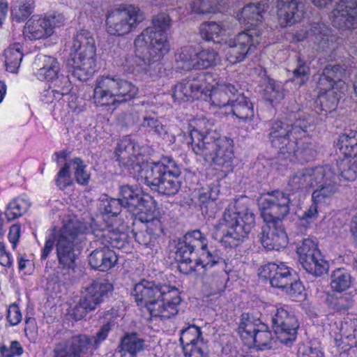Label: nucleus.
Masks as SVG:
<instances>
[{"instance_id": "13d9d810", "label": "nucleus", "mask_w": 357, "mask_h": 357, "mask_svg": "<svg viewBox=\"0 0 357 357\" xmlns=\"http://www.w3.org/2000/svg\"><path fill=\"white\" fill-rule=\"evenodd\" d=\"M123 204L120 198L107 197L100 201L99 209L102 213L111 217H116L120 214Z\"/></svg>"}, {"instance_id": "37998d69", "label": "nucleus", "mask_w": 357, "mask_h": 357, "mask_svg": "<svg viewBox=\"0 0 357 357\" xmlns=\"http://www.w3.org/2000/svg\"><path fill=\"white\" fill-rule=\"evenodd\" d=\"M326 303L331 309L337 312H344L351 308L354 303V296L349 293L328 294Z\"/></svg>"}, {"instance_id": "72a5a7b5", "label": "nucleus", "mask_w": 357, "mask_h": 357, "mask_svg": "<svg viewBox=\"0 0 357 357\" xmlns=\"http://www.w3.org/2000/svg\"><path fill=\"white\" fill-rule=\"evenodd\" d=\"M264 11V4L261 3H251L245 6L240 13L237 14L238 21L247 25L248 30L255 29L262 22Z\"/></svg>"}, {"instance_id": "1a4fd4ad", "label": "nucleus", "mask_w": 357, "mask_h": 357, "mask_svg": "<svg viewBox=\"0 0 357 357\" xmlns=\"http://www.w3.org/2000/svg\"><path fill=\"white\" fill-rule=\"evenodd\" d=\"M135 39V56H126L122 63L123 70L128 74H145L151 78L161 76L160 60L163 57L149 45Z\"/></svg>"}, {"instance_id": "6ab92c4d", "label": "nucleus", "mask_w": 357, "mask_h": 357, "mask_svg": "<svg viewBox=\"0 0 357 357\" xmlns=\"http://www.w3.org/2000/svg\"><path fill=\"white\" fill-rule=\"evenodd\" d=\"M306 0H277V16L282 27L291 26L299 22L306 14ZM320 8H327L333 0H311Z\"/></svg>"}, {"instance_id": "2eb2a0df", "label": "nucleus", "mask_w": 357, "mask_h": 357, "mask_svg": "<svg viewBox=\"0 0 357 357\" xmlns=\"http://www.w3.org/2000/svg\"><path fill=\"white\" fill-rule=\"evenodd\" d=\"M296 252L303 268L315 277L326 273L329 265L324 259L314 237L303 238L296 243Z\"/></svg>"}, {"instance_id": "6e6552de", "label": "nucleus", "mask_w": 357, "mask_h": 357, "mask_svg": "<svg viewBox=\"0 0 357 357\" xmlns=\"http://www.w3.org/2000/svg\"><path fill=\"white\" fill-rule=\"evenodd\" d=\"M337 176L329 165L303 168L289 178L287 189L293 193L302 192L309 188H321L327 185L338 186Z\"/></svg>"}, {"instance_id": "a19ab883", "label": "nucleus", "mask_w": 357, "mask_h": 357, "mask_svg": "<svg viewBox=\"0 0 357 357\" xmlns=\"http://www.w3.org/2000/svg\"><path fill=\"white\" fill-rule=\"evenodd\" d=\"M128 234L114 229L103 230L100 236V241L104 245L103 248L109 247L122 249L128 244Z\"/></svg>"}, {"instance_id": "8fccbe9b", "label": "nucleus", "mask_w": 357, "mask_h": 357, "mask_svg": "<svg viewBox=\"0 0 357 357\" xmlns=\"http://www.w3.org/2000/svg\"><path fill=\"white\" fill-rule=\"evenodd\" d=\"M339 98L336 92L333 91H327L320 94L316 101V112H324L326 116L328 113L334 111L338 104Z\"/></svg>"}, {"instance_id": "2f4dec72", "label": "nucleus", "mask_w": 357, "mask_h": 357, "mask_svg": "<svg viewBox=\"0 0 357 357\" xmlns=\"http://www.w3.org/2000/svg\"><path fill=\"white\" fill-rule=\"evenodd\" d=\"M88 261L92 268L107 271L116 264L118 257L112 250L101 248L92 251L88 257Z\"/></svg>"}, {"instance_id": "a211bd4d", "label": "nucleus", "mask_w": 357, "mask_h": 357, "mask_svg": "<svg viewBox=\"0 0 357 357\" xmlns=\"http://www.w3.org/2000/svg\"><path fill=\"white\" fill-rule=\"evenodd\" d=\"M266 195L259 206L264 222L282 224V219L289 213V195L279 190L268 192Z\"/></svg>"}, {"instance_id": "49530a36", "label": "nucleus", "mask_w": 357, "mask_h": 357, "mask_svg": "<svg viewBox=\"0 0 357 357\" xmlns=\"http://www.w3.org/2000/svg\"><path fill=\"white\" fill-rule=\"evenodd\" d=\"M220 192L219 187L211 184L207 188L199 192L198 202L202 214L209 215V208L214 206V202L218 199Z\"/></svg>"}, {"instance_id": "423d86ee", "label": "nucleus", "mask_w": 357, "mask_h": 357, "mask_svg": "<svg viewBox=\"0 0 357 357\" xmlns=\"http://www.w3.org/2000/svg\"><path fill=\"white\" fill-rule=\"evenodd\" d=\"M113 326L114 321H107L93 336L75 335L57 344L53 350V357H86V355H91L107 339Z\"/></svg>"}, {"instance_id": "c9c22d12", "label": "nucleus", "mask_w": 357, "mask_h": 357, "mask_svg": "<svg viewBox=\"0 0 357 357\" xmlns=\"http://www.w3.org/2000/svg\"><path fill=\"white\" fill-rule=\"evenodd\" d=\"M50 26L45 17H38L33 15L26 23L25 29L31 40H39L47 38L53 33Z\"/></svg>"}, {"instance_id": "c756f323", "label": "nucleus", "mask_w": 357, "mask_h": 357, "mask_svg": "<svg viewBox=\"0 0 357 357\" xmlns=\"http://www.w3.org/2000/svg\"><path fill=\"white\" fill-rule=\"evenodd\" d=\"M140 128L151 135H156L169 144L176 142L174 135L170 132L169 128L161 122L155 112H147L145 114L140 123Z\"/></svg>"}, {"instance_id": "ddd939ff", "label": "nucleus", "mask_w": 357, "mask_h": 357, "mask_svg": "<svg viewBox=\"0 0 357 357\" xmlns=\"http://www.w3.org/2000/svg\"><path fill=\"white\" fill-rule=\"evenodd\" d=\"M171 22L167 13H161L155 15L152 19V26L137 36L138 43H144L164 56L169 50L166 32L170 29Z\"/></svg>"}, {"instance_id": "de8ad7c7", "label": "nucleus", "mask_w": 357, "mask_h": 357, "mask_svg": "<svg viewBox=\"0 0 357 357\" xmlns=\"http://www.w3.org/2000/svg\"><path fill=\"white\" fill-rule=\"evenodd\" d=\"M273 337L268 326L266 324L259 326V328L250 339L249 343H252L257 350L264 351L273 348Z\"/></svg>"}, {"instance_id": "9d476101", "label": "nucleus", "mask_w": 357, "mask_h": 357, "mask_svg": "<svg viewBox=\"0 0 357 357\" xmlns=\"http://www.w3.org/2000/svg\"><path fill=\"white\" fill-rule=\"evenodd\" d=\"M212 82H215V79L213 74L208 72L189 76L174 86L172 98L174 102L178 103L194 100L205 101Z\"/></svg>"}, {"instance_id": "09e8293b", "label": "nucleus", "mask_w": 357, "mask_h": 357, "mask_svg": "<svg viewBox=\"0 0 357 357\" xmlns=\"http://www.w3.org/2000/svg\"><path fill=\"white\" fill-rule=\"evenodd\" d=\"M34 0H17L11 6V15L17 22H24L33 12Z\"/></svg>"}, {"instance_id": "6e6d98bb", "label": "nucleus", "mask_w": 357, "mask_h": 357, "mask_svg": "<svg viewBox=\"0 0 357 357\" xmlns=\"http://www.w3.org/2000/svg\"><path fill=\"white\" fill-rule=\"evenodd\" d=\"M180 335L179 342L182 347L204 340L201 328L194 324L189 325L187 328L182 329L180 331Z\"/></svg>"}, {"instance_id": "4d7b16f0", "label": "nucleus", "mask_w": 357, "mask_h": 357, "mask_svg": "<svg viewBox=\"0 0 357 357\" xmlns=\"http://www.w3.org/2000/svg\"><path fill=\"white\" fill-rule=\"evenodd\" d=\"M264 97L271 103L280 102L284 97V91L280 83L268 78L264 88Z\"/></svg>"}, {"instance_id": "680f3d73", "label": "nucleus", "mask_w": 357, "mask_h": 357, "mask_svg": "<svg viewBox=\"0 0 357 357\" xmlns=\"http://www.w3.org/2000/svg\"><path fill=\"white\" fill-rule=\"evenodd\" d=\"M75 170V178L77 183L87 185L90 180V174L86 170V165L80 158H75L71 160Z\"/></svg>"}, {"instance_id": "bb28decb", "label": "nucleus", "mask_w": 357, "mask_h": 357, "mask_svg": "<svg viewBox=\"0 0 357 357\" xmlns=\"http://www.w3.org/2000/svg\"><path fill=\"white\" fill-rule=\"evenodd\" d=\"M261 245L268 250H280L288 245V237L283 224L266 223L262 228Z\"/></svg>"}, {"instance_id": "f8f14e48", "label": "nucleus", "mask_w": 357, "mask_h": 357, "mask_svg": "<svg viewBox=\"0 0 357 357\" xmlns=\"http://www.w3.org/2000/svg\"><path fill=\"white\" fill-rule=\"evenodd\" d=\"M205 146L202 149L199 148L195 154L202 156L206 162L215 165L217 169L225 174L232 171V140L226 137L220 138L213 142H205Z\"/></svg>"}, {"instance_id": "4be33fe9", "label": "nucleus", "mask_w": 357, "mask_h": 357, "mask_svg": "<svg viewBox=\"0 0 357 357\" xmlns=\"http://www.w3.org/2000/svg\"><path fill=\"white\" fill-rule=\"evenodd\" d=\"M66 66L72 75L82 82L86 81L96 71V50H79L70 53Z\"/></svg>"}, {"instance_id": "338daca9", "label": "nucleus", "mask_w": 357, "mask_h": 357, "mask_svg": "<svg viewBox=\"0 0 357 357\" xmlns=\"http://www.w3.org/2000/svg\"><path fill=\"white\" fill-rule=\"evenodd\" d=\"M135 241L146 247L153 249L155 247L157 236L155 235L151 229L141 230L134 233Z\"/></svg>"}, {"instance_id": "3c124183", "label": "nucleus", "mask_w": 357, "mask_h": 357, "mask_svg": "<svg viewBox=\"0 0 357 357\" xmlns=\"http://www.w3.org/2000/svg\"><path fill=\"white\" fill-rule=\"evenodd\" d=\"M200 33L203 39L220 44L225 40V31L220 24L210 22L202 25Z\"/></svg>"}, {"instance_id": "f3484780", "label": "nucleus", "mask_w": 357, "mask_h": 357, "mask_svg": "<svg viewBox=\"0 0 357 357\" xmlns=\"http://www.w3.org/2000/svg\"><path fill=\"white\" fill-rule=\"evenodd\" d=\"M272 328L277 340L290 347L295 342L299 322L295 314L287 306L276 308L271 317Z\"/></svg>"}, {"instance_id": "f03ea898", "label": "nucleus", "mask_w": 357, "mask_h": 357, "mask_svg": "<svg viewBox=\"0 0 357 357\" xmlns=\"http://www.w3.org/2000/svg\"><path fill=\"white\" fill-rule=\"evenodd\" d=\"M132 295L138 306L146 307L151 317L161 319L176 315L181 302L176 287L145 279L134 285Z\"/></svg>"}, {"instance_id": "473e14b6", "label": "nucleus", "mask_w": 357, "mask_h": 357, "mask_svg": "<svg viewBox=\"0 0 357 357\" xmlns=\"http://www.w3.org/2000/svg\"><path fill=\"white\" fill-rule=\"evenodd\" d=\"M233 116L239 121L250 122L255 116L254 105L250 100L243 93L238 91L230 106Z\"/></svg>"}, {"instance_id": "58836bf2", "label": "nucleus", "mask_w": 357, "mask_h": 357, "mask_svg": "<svg viewBox=\"0 0 357 357\" xmlns=\"http://www.w3.org/2000/svg\"><path fill=\"white\" fill-rule=\"evenodd\" d=\"M352 282L353 278L350 273L344 268H335L331 273V288L336 293L345 291L351 287Z\"/></svg>"}, {"instance_id": "a878e982", "label": "nucleus", "mask_w": 357, "mask_h": 357, "mask_svg": "<svg viewBox=\"0 0 357 357\" xmlns=\"http://www.w3.org/2000/svg\"><path fill=\"white\" fill-rule=\"evenodd\" d=\"M295 274L294 269L283 263H268L262 266L259 271V275L268 280L271 287L280 289L288 285V282H291Z\"/></svg>"}, {"instance_id": "7ed1b4c3", "label": "nucleus", "mask_w": 357, "mask_h": 357, "mask_svg": "<svg viewBox=\"0 0 357 357\" xmlns=\"http://www.w3.org/2000/svg\"><path fill=\"white\" fill-rule=\"evenodd\" d=\"M294 117L293 123L275 120L267 124L266 132L268 142L283 155L295 151L298 144V135L306 133L313 123L312 118L308 114L298 113Z\"/></svg>"}, {"instance_id": "f704fd0d", "label": "nucleus", "mask_w": 357, "mask_h": 357, "mask_svg": "<svg viewBox=\"0 0 357 357\" xmlns=\"http://www.w3.org/2000/svg\"><path fill=\"white\" fill-rule=\"evenodd\" d=\"M298 144L295 151L289 154L284 155V158L295 157L300 162H307L314 159L317 151L314 146L310 142V138L306 137L305 133L298 135Z\"/></svg>"}, {"instance_id": "c03bdc74", "label": "nucleus", "mask_w": 357, "mask_h": 357, "mask_svg": "<svg viewBox=\"0 0 357 357\" xmlns=\"http://www.w3.org/2000/svg\"><path fill=\"white\" fill-rule=\"evenodd\" d=\"M197 54L192 46L181 47L175 55L177 68L186 71L195 69Z\"/></svg>"}, {"instance_id": "7c9ffc66", "label": "nucleus", "mask_w": 357, "mask_h": 357, "mask_svg": "<svg viewBox=\"0 0 357 357\" xmlns=\"http://www.w3.org/2000/svg\"><path fill=\"white\" fill-rule=\"evenodd\" d=\"M37 71L36 76L39 80L54 79L60 73V66L57 59L53 56L44 54L38 55L33 63Z\"/></svg>"}, {"instance_id": "b1692460", "label": "nucleus", "mask_w": 357, "mask_h": 357, "mask_svg": "<svg viewBox=\"0 0 357 357\" xmlns=\"http://www.w3.org/2000/svg\"><path fill=\"white\" fill-rule=\"evenodd\" d=\"M333 25L339 29L357 27V0H340L331 13Z\"/></svg>"}, {"instance_id": "4468645a", "label": "nucleus", "mask_w": 357, "mask_h": 357, "mask_svg": "<svg viewBox=\"0 0 357 357\" xmlns=\"http://www.w3.org/2000/svg\"><path fill=\"white\" fill-rule=\"evenodd\" d=\"M206 246V237L200 230L195 229L187 232L180 238L176 245L175 259L178 263V269L188 275L196 271L195 265L192 266L191 255L195 250Z\"/></svg>"}, {"instance_id": "5701e85b", "label": "nucleus", "mask_w": 357, "mask_h": 357, "mask_svg": "<svg viewBox=\"0 0 357 357\" xmlns=\"http://www.w3.org/2000/svg\"><path fill=\"white\" fill-rule=\"evenodd\" d=\"M193 128L190 130L187 136L183 135L185 142L191 146L195 153L198 149L204 148L205 142H213L220 139L219 134L213 129V121L206 118L198 119L194 121Z\"/></svg>"}, {"instance_id": "a18cd8bd", "label": "nucleus", "mask_w": 357, "mask_h": 357, "mask_svg": "<svg viewBox=\"0 0 357 357\" xmlns=\"http://www.w3.org/2000/svg\"><path fill=\"white\" fill-rule=\"evenodd\" d=\"M355 158L345 157V158L337 161V166L340 172L339 176L335 174L337 177V181L340 180V177L347 181L356 180L357 177V159ZM339 186L340 184H338Z\"/></svg>"}, {"instance_id": "f257e3e1", "label": "nucleus", "mask_w": 357, "mask_h": 357, "mask_svg": "<svg viewBox=\"0 0 357 357\" xmlns=\"http://www.w3.org/2000/svg\"><path fill=\"white\" fill-rule=\"evenodd\" d=\"M144 149L130 136H126L118 142L114 153L119 165L139 177L151 190L167 196L176 195L181 185L179 166L172 157L149 162L142 156Z\"/></svg>"}, {"instance_id": "4c0bfd02", "label": "nucleus", "mask_w": 357, "mask_h": 357, "mask_svg": "<svg viewBox=\"0 0 357 357\" xmlns=\"http://www.w3.org/2000/svg\"><path fill=\"white\" fill-rule=\"evenodd\" d=\"M335 146L345 157H357V132L349 130L340 135Z\"/></svg>"}, {"instance_id": "774afa93", "label": "nucleus", "mask_w": 357, "mask_h": 357, "mask_svg": "<svg viewBox=\"0 0 357 357\" xmlns=\"http://www.w3.org/2000/svg\"><path fill=\"white\" fill-rule=\"evenodd\" d=\"M50 82H52V87L54 91L61 93L62 97L68 94L71 91L72 85L68 76L59 73L58 76Z\"/></svg>"}, {"instance_id": "864d4df0", "label": "nucleus", "mask_w": 357, "mask_h": 357, "mask_svg": "<svg viewBox=\"0 0 357 357\" xmlns=\"http://www.w3.org/2000/svg\"><path fill=\"white\" fill-rule=\"evenodd\" d=\"M204 273V285L211 291V294H216L225 289L227 274L214 273L207 275L206 272Z\"/></svg>"}, {"instance_id": "e433bc0d", "label": "nucleus", "mask_w": 357, "mask_h": 357, "mask_svg": "<svg viewBox=\"0 0 357 357\" xmlns=\"http://www.w3.org/2000/svg\"><path fill=\"white\" fill-rule=\"evenodd\" d=\"M201 250L200 255L195 259V268L202 266L204 272L215 265L224 264L225 259L222 257V253L218 249H208V241L206 240V246L204 248H199Z\"/></svg>"}, {"instance_id": "ea45409f", "label": "nucleus", "mask_w": 357, "mask_h": 357, "mask_svg": "<svg viewBox=\"0 0 357 357\" xmlns=\"http://www.w3.org/2000/svg\"><path fill=\"white\" fill-rule=\"evenodd\" d=\"M310 33L314 37V43L323 51L328 48L330 43L333 42L330 29L320 21L311 23Z\"/></svg>"}, {"instance_id": "69168bd1", "label": "nucleus", "mask_w": 357, "mask_h": 357, "mask_svg": "<svg viewBox=\"0 0 357 357\" xmlns=\"http://www.w3.org/2000/svg\"><path fill=\"white\" fill-rule=\"evenodd\" d=\"M56 185L61 190H65L68 186L73 185L70 172V164L65 162L63 166L57 173L56 178L55 180Z\"/></svg>"}, {"instance_id": "0eeeda50", "label": "nucleus", "mask_w": 357, "mask_h": 357, "mask_svg": "<svg viewBox=\"0 0 357 357\" xmlns=\"http://www.w3.org/2000/svg\"><path fill=\"white\" fill-rule=\"evenodd\" d=\"M86 229L85 223L77 219H70L63 226L57 236L56 244L58 261L63 268H75V247L82 241Z\"/></svg>"}, {"instance_id": "e2e57ef3", "label": "nucleus", "mask_w": 357, "mask_h": 357, "mask_svg": "<svg viewBox=\"0 0 357 357\" xmlns=\"http://www.w3.org/2000/svg\"><path fill=\"white\" fill-rule=\"evenodd\" d=\"M322 70L326 75H328L331 80L336 85V89H341L344 84L342 77L345 70L340 65H327Z\"/></svg>"}, {"instance_id": "dca6fc26", "label": "nucleus", "mask_w": 357, "mask_h": 357, "mask_svg": "<svg viewBox=\"0 0 357 357\" xmlns=\"http://www.w3.org/2000/svg\"><path fill=\"white\" fill-rule=\"evenodd\" d=\"M142 19L139 8L135 6L112 9L107 15V33L118 36L128 34L135 29Z\"/></svg>"}, {"instance_id": "c85d7f7f", "label": "nucleus", "mask_w": 357, "mask_h": 357, "mask_svg": "<svg viewBox=\"0 0 357 357\" xmlns=\"http://www.w3.org/2000/svg\"><path fill=\"white\" fill-rule=\"evenodd\" d=\"M146 348L144 338L136 332H126L119 339L116 352L121 357H137Z\"/></svg>"}, {"instance_id": "aec40b11", "label": "nucleus", "mask_w": 357, "mask_h": 357, "mask_svg": "<svg viewBox=\"0 0 357 357\" xmlns=\"http://www.w3.org/2000/svg\"><path fill=\"white\" fill-rule=\"evenodd\" d=\"M260 40L257 30H246L239 33L227 42V47L225 50L227 61L231 64L243 61L256 49Z\"/></svg>"}, {"instance_id": "9b49d317", "label": "nucleus", "mask_w": 357, "mask_h": 357, "mask_svg": "<svg viewBox=\"0 0 357 357\" xmlns=\"http://www.w3.org/2000/svg\"><path fill=\"white\" fill-rule=\"evenodd\" d=\"M113 291V285L108 280H93L86 287L83 296L73 309L72 317L76 320L84 318L88 312L95 310L100 303L108 298Z\"/></svg>"}, {"instance_id": "603ef678", "label": "nucleus", "mask_w": 357, "mask_h": 357, "mask_svg": "<svg viewBox=\"0 0 357 357\" xmlns=\"http://www.w3.org/2000/svg\"><path fill=\"white\" fill-rule=\"evenodd\" d=\"M220 61L219 54L213 49H203L197 54L195 69H206L216 66Z\"/></svg>"}, {"instance_id": "5fc2aeb1", "label": "nucleus", "mask_w": 357, "mask_h": 357, "mask_svg": "<svg viewBox=\"0 0 357 357\" xmlns=\"http://www.w3.org/2000/svg\"><path fill=\"white\" fill-rule=\"evenodd\" d=\"M89 48L96 50L94 38L88 30L82 29L74 37L72 49L75 52L85 51Z\"/></svg>"}, {"instance_id": "393cba45", "label": "nucleus", "mask_w": 357, "mask_h": 357, "mask_svg": "<svg viewBox=\"0 0 357 357\" xmlns=\"http://www.w3.org/2000/svg\"><path fill=\"white\" fill-rule=\"evenodd\" d=\"M338 191V186L327 185L325 188H316L312 193V204L302 215H299V220L304 227H308L317 220L319 214V205L328 204L333 196Z\"/></svg>"}, {"instance_id": "79ce46f5", "label": "nucleus", "mask_w": 357, "mask_h": 357, "mask_svg": "<svg viewBox=\"0 0 357 357\" xmlns=\"http://www.w3.org/2000/svg\"><path fill=\"white\" fill-rule=\"evenodd\" d=\"M6 70L17 73L23 59L22 46L20 43L10 45L4 51Z\"/></svg>"}, {"instance_id": "0e129e2a", "label": "nucleus", "mask_w": 357, "mask_h": 357, "mask_svg": "<svg viewBox=\"0 0 357 357\" xmlns=\"http://www.w3.org/2000/svg\"><path fill=\"white\" fill-rule=\"evenodd\" d=\"M310 67L305 60L300 55L296 56V68L293 70V75L295 79H300V84H303L308 79L310 75Z\"/></svg>"}, {"instance_id": "412c9836", "label": "nucleus", "mask_w": 357, "mask_h": 357, "mask_svg": "<svg viewBox=\"0 0 357 357\" xmlns=\"http://www.w3.org/2000/svg\"><path fill=\"white\" fill-rule=\"evenodd\" d=\"M119 195L123 208L131 212L146 214L145 218L139 217L142 222H149L153 220L152 215H149L153 204L152 201L145 199L139 188L129 185H121L119 188Z\"/></svg>"}, {"instance_id": "cd10ccee", "label": "nucleus", "mask_w": 357, "mask_h": 357, "mask_svg": "<svg viewBox=\"0 0 357 357\" xmlns=\"http://www.w3.org/2000/svg\"><path fill=\"white\" fill-rule=\"evenodd\" d=\"M214 82L211 84L210 91L206 93V102H208L215 107L231 106L238 90L231 84H221L215 86Z\"/></svg>"}, {"instance_id": "20e7f679", "label": "nucleus", "mask_w": 357, "mask_h": 357, "mask_svg": "<svg viewBox=\"0 0 357 357\" xmlns=\"http://www.w3.org/2000/svg\"><path fill=\"white\" fill-rule=\"evenodd\" d=\"M139 89L132 82L119 75L100 76L96 80L93 99L98 106L117 107L135 99Z\"/></svg>"}, {"instance_id": "052dcab7", "label": "nucleus", "mask_w": 357, "mask_h": 357, "mask_svg": "<svg viewBox=\"0 0 357 357\" xmlns=\"http://www.w3.org/2000/svg\"><path fill=\"white\" fill-rule=\"evenodd\" d=\"M282 290L294 301H298L305 296V287L298 279L296 273L291 278V282H288V285Z\"/></svg>"}, {"instance_id": "39448f33", "label": "nucleus", "mask_w": 357, "mask_h": 357, "mask_svg": "<svg viewBox=\"0 0 357 357\" xmlns=\"http://www.w3.org/2000/svg\"><path fill=\"white\" fill-rule=\"evenodd\" d=\"M255 225L254 213L246 208L237 211L234 208L226 209L220 226L222 230L220 242L226 247L236 248L248 236Z\"/></svg>"}, {"instance_id": "bf43d9fd", "label": "nucleus", "mask_w": 357, "mask_h": 357, "mask_svg": "<svg viewBox=\"0 0 357 357\" xmlns=\"http://www.w3.org/2000/svg\"><path fill=\"white\" fill-rule=\"evenodd\" d=\"M185 357H210L207 342L201 340L183 347Z\"/></svg>"}]
</instances>
